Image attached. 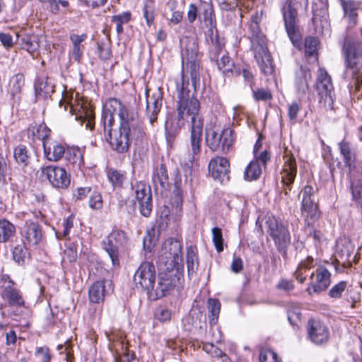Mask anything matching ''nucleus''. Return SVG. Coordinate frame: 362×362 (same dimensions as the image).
<instances>
[{
	"label": "nucleus",
	"instance_id": "473e14b6",
	"mask_svg": "<svg viewBox=\"0 0 362 362\" xmlns=\"http://www.w3.org/2000/svg\"><path fill=\"white\" fill-rule=\"evenodd\" d=\"M24 83L25 78L22 74H16L11 78L8 84V93L13 100L19 99Z\"/></svg>",
	"mask_w": 362,
	"mask_h": 362
},
{
	"label": "nucleus",
	"instance_id": "7ed1b4c3",
	"mask_svg": "<svg viewBox=\"0 0 362 362\" xmlns=\"http://www.w3.org/2000/svg\"><path fill=\"white\" fill-rule=\"evenodd\" d=\"M107 107L113 110L120 119V127H129L133 129V135L137 138H143L144 132L141 123L137 119L136 112L128 105H124L116 98H110L107 101Z\"/></svg>",
	"mask_w": 362,
	"mask_h": 362
},
{
	"label": "nucleus",
	"instance_id": "bf43d9fd",
	"mask_svg": "<svg viewBox=\"0 0 362 362\" xmlns=\"http://www.w3.org/2000/svg\"><path fill=\"white\" fill-rule=\"evenodd\" d=\"M301 313L298 307H291L288 310V320L292 325H297L300 321Z\"/></svg>",
	"mask_w": 362,
	"mask_h": 362
},
{
	"label": "nucleus",
	"instance_id": "b1692460",
	"mask_svg": "<svg viewBox=\"0 0 362 362\" xmlns=\"http://www.w3.org/2000/svg\"><path fill=\"white\" fill-rule=\"evenodd\" d=\"M23 235L28 245L35 246L42 240V228L37 223L31 221H26Z\"/></svg>",
	"mask_w": 362,
	"mask_h": 362
},
{
	"label": "nucleus",
	"instance_id": "72a5a7b5",
	"mask_svg": "<svg viewBox=\"0 0 362 362\" xmlns=\"http://www.w3.org/2000/svg\"><path fill=\"white\" fill-rule=\"evenodd\" d=\"M48 132L46 126L43 124L32 123L28 128V136L33 140H42V144L45 139L49 138Z\"/></svg>",
	"mask_w": 362,
	"mask_h": 362
},
{
	"label": "nucleus",
	"instance_id": "c03bdc74",
	"mask_svg": "<svg viewBox=\"0 0 362 362\" xmlns=\"http://www.w3.org/2000/svg\"><path fill=\"white\" fill-rule=\"evenodd\" d=\"M208 310L210 313L209 322L211 325H215L218 318L221 303L216 299L209 298L208 300Z\"/></svg>",
	"mask_w": 362,
	"mask_h": 362
},
{
	"label": "nucleus",
	"instance_id": "0eeeda50",
	"mask_svg": "<svg viewBox=\"0 0 362 362\" xmlns=\"http://www.w3.org/2000/svg\"><path fill=\"white\" fill-rule=\"evenodd\" d=\"M205 141L211 151H216L221 148L223 151H226L234 143V132L230 127L222 130L216 127L206 129Z\"/></svg>",
	"mask_w": 362,
	"mask_h": 362
},
{
	"label": "nucleus",
	"instance_id": "2eb2a0df",
	"mask_svg": "<svg viewBox=\"0 0 362 362\" xmlns=\"http://www.w3.org/2000/svg\"><path fill=\"white\" fill-rule=\"evenodd\" d=\"M284 165L281 171V183L284 185V192L286 195L291 189L297 174V165L293 154L287 151L283 156Z\"/></svg>",
	"mask_w": 362,
	"mask_h": 362
},
{
	"label": "nucleus",
	"instance_id": "f704fd0d",
	"mask_svg": "<svg viewBox=\"0 0 362 362\" xmlns=\"http://www.w3.org/2000/svg\"><path fill=\"white\" fill-rule=\"evenodd\" d=\"M345 15L349 19V23L354 25L356 23L357 10L360 6V4L354 0H340Z\"/></svg>",
	"mask_w": 362,
	"mask_h": 362
},
{
	"label": "nucleus",
	"instance_id": "09e8293b",
	"mask_svg": "<svg viewBox=\"0 0 362 362\" xmlns=\"http://www.w3.org/2000/svg\"><path fill=\"white\" fill-rule=\"evenodd\" d=\"M107 177L109 181L115 187H121L126 179V175L124 173L115 170L110 169L107 172Z\"/></svg>",
	"mask_w": 362,
	"mask_h": 362
},
{
	"label": "nucleus",
	"instance_id": "dca6fc26",
	"mask_svg": "<svg viewBox=\"0 0 362 362\" xmlns=\"http://www.w3.org/2000/svg\"><path fill=\"white\" fill-rule=\"evenodd\" d=\"M312 281L309 284L306 291L310 296L319 294L327 290L331 284V274L324 267H318L310 275Z\"/></svg>",
	"mask_w": 362,
	"mask_h": 362
},
{
	"label": "nucleus",
	"instance_id": "c85d7f7f",
	"mask_svg": "<svg viewBox=\"0 0 362 362\" xmlns=\"http://www.w3.org/2000/svg\"><path fill=\"white\" fill-rule=\"evenodd\" d=\"M186 263L187 275L189 279L197 276V271L199 267L197 250L195 247H189L187 250Z\"/></svg>",
	"mask_w": 362,
	"mask_h": 362
},
{
	"label": "nucleus",
	"instance_id": "412c9836",
	"mask_svg": "<svg viewBox=\"0 0 362 362\" xmlns=\"http://www.w3.org/2000/svg\"><path fill=\"white\" fill-rule=\"evenodd\" d=\"M307 328L309 339L313 343L322 344L327 341L329 332L322 322L310 319L308 322Z\"/></svg>",
	"mask_w": 362,
	"mask_h": 362
},
{
	"label": "nucleus",
	"instance_id": "6ab92c4d",
	"mask_svg": "<svg viewBox=\"0 0 362 362\" xmlns=\"http://www.w3.org/2000/svg\"><path fill=\"white\" fill-rule=\"evenodd\" d=\"M135 197L137 201L141 214L148 217L152 210V195L151 187L144 182L135 185Z\"/></svg>",
	"mask_w": 362,
	"mask_h": 362
},
{
	"label": "nucleus",
	"instance_id": "20e7f679",
	"mask_svg": "<svg viewBox=\"0 0 362 362\" xmlns=\"http://www.w3.org/2000/svg\"><path fill=\"white\" fill-rule=\"evenodd\" d=\"M200 54L198 51V45L193 38L185 40V48L182 53V62L185 61L186 67L189 70L192 89L197 90L200 86Z\"/></svg>",
	"mask_w": 362,
	"mask_h": 362
},
{
	"label": "nucleus",
	"instance_id": "2f4dec72",
	"mask_svg": "<svg viewBox=\"0 0 362 362\" xmlns=\"http://www.w3.org/2000/svg\"><path fill=\"white\" fill-rule=\"evenodd\" d=\"M200 14L203 16L204 20L208 23L211 29L216 27V18L211 0L208 1L200 0L199 5Z\"/></svg>",
	"mask_w": 362,
	"mask_h": 362
},
{
	"label": "nucleus",
	"instance_id": "8fccbe9b",
	"mask_svg": "<svg viewBox=\"0 0 362 362\" xmlns=\"http://www.w3.org/2000/svg\"><path fill=\"white\" fill-rule=\"evenodd\" d=\"M146 105H151L153 107H157L161 108L162 106V93L159 89L156 90L151 95H150V90H146Z\"/></svg>",
	"mask_w": 362,
	"mask_h": 362
},
{
	"label": "nucleus",
	"instance_id": "f03ea898",
	"mask_svg": "<svg viewBox=\"0 0 362 362\" xmlns=\"http://www.w3.org/2000/svg\"><path fill=\"white\" fill-rule=\"evenodd\" d=\"M249 30L251 49L257 63L264 75H272L274 72V66L266 45L265 37L260 31L259 24L257 22H251Z\"/></svg>",
	"mask_w": 362,
	"mask_h": 362
},
{
	"label": "nucleus",
	"instance_id": "58836bf2",
	"mask_svg": "<svg viewBox=\"0 0 362 362\" xmlns=\"http://www.w3.org/2000/svg\"><path fill=\"white\" fill-rule=\"evenodd\" d=\"M1 296L4 299H6L8 302L9 305H24V300L22 298L21 293L14 287L10 289L9 291L2 292Z\"/></svg>",
	"mask_w": 362,
	"mask_h": 362
},
{
	"label": "nucleus",
	"instance_id": "5fc2aeb1",
	"mask_svg": "<svg viewBox=\"0 0 362 362\" xmlns=\"http://www.w3.org/2000/svg\"><path fill=\"white\" fill-rule=\"evenodd\" d=\"M213 243L218 252L223 250V239L221 229L215 227L212 229Z\"/></svg>",
	"mask_w": 362,
	"mask_h": 362
},
{
	"label": "nucleus",
	"instance_id": "ddd939ff",
	"mask_svg": "<svg viewBox=\"0 0 362 362\" xmlns=\"http://www.w3.org/2000/svg\"><path fill=\"white\" fill-rule=\"evenodd\" d=\"M343 52L345 64L349 69L355 74L362 67V46L356 41L345 40Z\"/></svg>",
	"mask_w": 362,
	"mask_h": 362
},
{
	"label": "nucleus",
	"instance_id": "052dcab7",
	"mask_svg": "<svg viewBox=\"0 0 362 362\" xmlns=\"http://www.w3.org/2000/svg\"><path fill=\"white\" fill-rule=\"evenodd\" d=\"M89 206L93 209H100L103 206V199L100 193L93 192L90 197Z\"/></svg>",
	"mask_w": 362,
	"mask_h": 362
},
{
	"label": "nucleus",
	"instance_id": "6e6552de",
	"mask_svg": "<svg viewBox=\"0 0 362 362\" xmlns=\"http://www.w3.org/2000/svg\"><path fill=\"white\" fill-rule=\"evenodd\" d=\"M315 88L320 106L325 110H332L335 94L331 77L325 69H319Z\"/></svg>",
	"mask_w": 362,
	"mask_h": 362
},
{
	"label": "nucleus",
	"instance_id": "e433bc0d",
	"mask_svg": "<svg viewBox=\"0 0 362 362\" xmlns=\"http://www.w3.org/2000/svg\"><path fill=\"white\" fill-rule=\"evenodd\" d=\"M319 42L316 37H308L305 40L304 47L305 56L310 57L313 62L317 60V46Z\"/></svg>",
	"mask_w": 362,
	"mask_h": 362
},
{
	"label": "nucleus",
	"instance_id": "a878e982",
	"mask_svg": "<svg viewBox=\"0 0 362 362\" xmlns=\"http://www.w3.org/2000/svg\"><path fill=\"white\" fill-rule=\"evenodd\" d=\"M44 38L43 35L25 34L21 38V45L23 49L34 55L37 54L40 44Z\"/></svg>",
	"mask_w": 362,
	"mask_h": 362
},
{
	"label": "nucleus",
	"instance_id": "6e6d98bb",
	"mask_svg": "<svg viewBox=\"0 0 362 362\" xmlns=\"http://www.w3.org/2000/svg\"><path fill=\"white\" fill-rule=\"evenodd\" d=\"M259 362H281L276 353L271 349L262 350Z\"/></svg>",
	"mask_w": 362,
	"mask_h": 362
},
{
	"label": "nucleus",
	"instance_id": "4c0bfd02",
	"mask_svg": "<svg viewBox=\"0 0 362 362\" xmlns=\"http://www.w3.org/2000/svg\"><path fill=\"white\" fill-rule=\"evenodd\" d=\"M262 173L260 163L257 160H252L245 169L244 178L252 181L257 180Z\"/></svg>",
	"mask_w": 362,
	"mask_h": 362
},
{
	"label": "nucleus",
	"instance_id": "393cba45",
	"mask_svg": "<svg viewBox=\"0 0 362 362\" xmlns=\"http://www.w3.org/2000/svg\"><path fill=\"white\" fill-rule=\"evenodd\" d=\"M112 290L110 281H96L89 288V299L93 303H99L104 300L105 296Z\"/></svg>",
	"mask_w": 362,
	"mask_h": 362
},
{
	"label": "nucleus",
	"instance_id": "de8ad7c7",
	"mask_svg": "<svg viewBox=\"0 0 362 362\" xmlns=\"http://www.w3.org/2000/svg\"><path fill=\"white\" fill-rule=\"evenodd\" d=\"M13 156L18 164L24 166L28 164L29 156L26 146L23 145L16 146L13 151Z\"/></svg>",
	"mask_w": 362,
	"mask_h": 362
},
{
	"label": "nucleus",
	"instance_id": "13d9d810",
	"mask_svg": "<svg viewBox=\"0 0 362 362\" xmlns=\"http://www.w3.org/2000/svg\"><path fill=\"white\" fill-rule=\"evenodd\" d=\"M35 356L40 357V362H50L52 358L50 350L47 346L37 347Z\"/></svg>",
	"mask_w": 362,
	"mask_h": 362
},
{
	"label": "nucleus",
	"instance_id": "a211bd4d",
	"mask_svg": "<svg viewBox=\"0 0 362 362\" xmlns=\"http://www.w3.org/2000/svg\"><path fill=\"white\" fill-rule=\"evenodd\" d=\"M41 174L54 187L64 189L70 184V177L62 168L49 165L41 168Z\"/></svg>",
	"mask_w": 362,
	"mask_h": 362
},
{
	"label": "nucleus",
	"instance_id": "c9c22d12",
	"mask_svg": "<svg viewBox=\"0 0 362 362\" xmlns=\"http://www.w3.org/2000/svg\"><path fill=\"white\" fill-rule=\"evenodd\" d=\"M15 234V226L6 219H0V243L8 241Z\"/></svg>",
	"mask_w": 362,
	"mask_h": 362
},
{
	"label": "nucleus",
	"instance_id": "338daca9",
	"mask_svg": "<svg viewBox=\"0 0 362 362\" xmlns=\"http://www.w3.org/2000/svg\"><path fill=\"white\" fill-rule=\"evenodd\" d=\"M78 257L77 248L75 245H71L66 250H64V259H67L69 262H74Z\"/></svg>",
	"mask_w": 362,
	"mask_h": 362
},
{
	"label": "nucleus",
	"instance_id": "49530a36",
	"mask_svg": "<svg viewBox=\"0 0 362 362\" xmlns=\"http://www.w3.org/2000/svg\"><path fill=\"white\" fill-rule=\"evenodd\" d=\"M107 337L109 341H112L110 345L111 349H114L118 355L124 354L127 349L125 348L124 349V344L122 336L119 337L115 333H112L107 334Z\"/></svg>",
	"mask_w": 362,
	"mask_h": 362
},
{
	"label": "nucleus",
	"instance_id": "bb28decb",
	"mask_svg": "<svg viewBox=\"0 0 362 362\" xmlns=\"http://www.w3.org/2000/svg\"><path fill=\"white\" fill-rule=\"evenodd\" d=\"M152 182L156 190H160L162 192L167 189L169 185V178L164 165L160 164L156 167L152 176Z\"/></svg>",
	"mask_w": 362,
	"mask_h": 362
},
{
	"label": "nucleus",
	"instance_id": "cd10ccee",
	"mask_svg": "<svg viewBox=\"0 0 362 362\" xmlns=\"http://www.w3.org/2000/svg\"><path fill=\"white\" fill-rule=\"evenodd\" d=\"M311 79L310 69L300 66L296 74L295 87L298 94L305 95L308 90V81Z\"/></svg>",
	"mask_w": 362,
	"mask_h": 362
},
{
	"label": "nucleus",
	"instance_id": "4468645a",
	"mask_svg": "<svg viewBox=\"0 0 362 362\" xmlns=\"http://www.w3.org/2000/svg\"><path fill=\"white\" fill-rule=\"evenodd\" d=\"M132 133L133 129L129 127H119V129L109 134V143L112 149L120 153H125L128 151L132 140L143 139L134 136Z\"/></svg>",
	"mask_w": 362,
	"mask_h": 362
},
{
	"label": "nucleus",
	"instance_id": "ea45409f",
	"mask_svg": "<svg viewBox=\"0 0 362 362\" xmlns=\"http://www.w3.org/2000/svg\"><path fill=\"white\" fill-rule=\"evenodd\" d=\"M114 115H115V112H113V110H109V107H107L106 103L105 109L103 112L102 120L104 132L108 135L115 131L112 129V127L115 122Z\"/></svg>",
	"mask_w": 362,
	"mask_h": 362
},
{
	"label": "nucleus",
	"instance_id": "4d7b16f0",
	"mask_svg": "<svg viewBox=\"0 0 362 362\" xmlns=\"http://www.w3.org/2000/svg\"><path fill=\"white\" fill-rule=\"evenodd\" d=\"M157 238L155 235L154 230H148L143 240L144 250L150 252L156 245Z\"/></svg>",
	"mask_w": 362,
	"mask_h": 362
},
{
	"label": "nucleus",
	"instance_id": "c756f323",
	"mask_svg": "<svg viewBox=\"0 0 362 362\" xmlns=\"http://www.w3.org/2000/svg\"><path fill=\"white\" fill-rule=\"evenodd\" d=\"M338 145L345 165L351 168L354 165L356 160V154L351 143L343 139Z\"/></svg>",
	"mask_w": 362,
	"mask_h": 362
},
{
	"label": "nucleus",
	"instance_id": "7c9ffc66",
	"mask_svg": "<svg viewBox=\"0 0 362 362\" xmlns=\"http://www.w3.org/2000/svg\"><path fill=\"white\" fill-rule=\"evenodd\" d=\"M35 90L37 95L47 97L54 91V85L51 78L42 76L37 79Z\"/></svg>",
	"mask_w": 362,
	"mask_h": 362
},
{
	"label": "nucleus",
	"instance_id": "5701e85b",
	"mask_svg": "<svg viewBox=\"0 0 362 362\" xmlns=\"http://www.w3.org/2000/svg\"><path fill=\"white\" fill-rule=\"evenodd\" d=\"M45 157L49 161L57 162L65 155V148L51 138L45 139L42 144Z\"/></svg>",
	"mask_w": 362,
	"mask_h": 362
},
{
	"label": "nucleus",
	"instance_id": "69168bd1",
	"mask_svg": "<svg viewBox=\"0 0 362 362\" xmlns=\"http://www.w3.org/2000/svg\"><path fill=\"white\" fill-rule=\"evenodd\" d=\"M253 97L256 100H267L272 98V94L269 90L258 88L253 90Z\"/></svg>",
	"mask_w": 362,
	"mask_h": 362
},
{
	"label": "nucleus",
	"instance_id": "37998d69",
	"mask_svg": "<svg viewBox=\"0 0 362 362\" xmlns=\"http://www.w3.org/2000/svg\"><path fill=\"white\" fill-rule=\"evenodd\" d=\"M224 43L221 42L216 35L215 38L211 37V46L210 49V59L211 61L218 62V59L221 57L223 52V48Z\"/></svg>",
	"mask_w": 362,
	"mask_h": 362
},
{
	"label": "nucleus",
	"instance_id": "f3484780",
	"mask_svg": "<svg viewBox=\"0 0 362 362\" xmlns=\"http://www.w3.org/2000/svg\"><path fill=\"white\" fill-rule=\"evenodd\" d=\"M127 240V236L124 231L114 230L104 240V249L111 259L115 266L119 264L118 257V247L123 245Z\"/></svg>",
	"mask_w": 362,
	"mask_h": 362
},
{
	"label": "nucleus",
	"instance_id": "0e129e2a",
	"mask_svg": "<svg viewBox=\"0 0 362 362\" xmlns=\"http://www.w3.org/2000/svg\"><path fill=\"white\" fill-rule=\"evenodd\" d=\"M155 317L159 321L164 322L170 320L171 312L168 309L160 307L156 310Z\"/></svg>",
	"mask_w": 362,
	"mask_h": 362
},
{
	"label": "nucleus",
	"instance_id": "4be33fe9",
	"mask_svg": "<svg viewBox=\"0 0 362 362\" xmlns=\"http://www.w3.org/2000/svg\"><path fill=\"white\" fill-rule=\"evenodd\" d=\"M229 168V161L223 157L217 156L211 159L209 164V171L211 176L220 182L228 179Z\"/></svg>",
	"mask_w": 362,
	"mask_h": 362
},
{
	"label": "nucleus",
	"instance_id": "603ef678",
	"mask_svg": "<svg viewBox=\"0 0 362 362\" xmlns=\"http://www.w3.org/2000/svg\"><path fill=\"white\" fill-rule=\"evenodd\" d=\"M28 251L23 244L17 245L13 250V257L15 262L18 264L25 262V259L28 257Z\"/></svg>",
	"mask_w": 362,
	"mask_h": 362
},
{
	"label": "nucleus",
	"instance_id": "f8f14e48",
	"mask_svg": "<svg viewBox=\"0 0 362 362\" xmlns=\"http://www.w3.org/2000/svg\"><path fill=\"white\" fill-rule=\"evenodd\" d=\"M316 190L310 185H306L300 192L302 195L301 212L308 226H310L320 217L318 207L315 201Z\"/></svg>",
	"mask_w": 362,
	"mask_h": 362
},
{
	"label": "nucleus",
	"instance_id": "864d4df0",
	"mask_svg": "<svg viewBox=\"0 0 362 362\" xmlns=\"http://www.w3.org/2000/svg\"><path fill=\"white\" fill-rule=\"evenodd\" d=\"M347 287V282L341 281L334 285L329 291V296L334 299H338L342 296V293Z\"/></svg>",
	"mask_w": 362,
	"mask_h": 362
},
{
	"label": "nucleus",
	"instance_id": "774afa93",
	"mask_svg": "<svg viewBox=\"0 0 362 362\" xmlns=\"http://www.w3.org/2000/svg\"><path fill=\"white\" fill-rule=\"evenodd\" d=\"M351 192L353 197L358 202H362V183L361 182H353L351 184Z\"/></svg>",
	"mask_w": 362,
	"mask_h": 362
},
{
	"label": "nucleus",
	"instance_id": "f257e3e1",
	"mask_svg": "<svg viewBox=\"0 0 362 362\" xmlns=\"http://www.w3.org/2000/svg\"><path fill=\"white\" fill-rule=\"evenodd\" d=\"M196 90L192 89L190 83L183 74L176 81L177 112L178 122L176 131L184 126L185 121L189 122V148L190 153L187 155L184 165L191 168L195 156L201 150L204 119L200 113V103L195 96Z\"/></svg>",
	"mask_w": 362,
	"mask_h": 362
},
{
	"label": "nucleus",
	"instance_id": "9b49d317",
	"mask_svg": "<svg viewBox=\"0 0 362 362\" xmlns=\"http://www.w3.org/2000/svg\"><path fill=\"white\" fill-rule=\"evenodd\" d=\"M156 280V269L150 262H143L140 264L134 276L136 288L146 291L149 298L153 297Z\"/></svg>",
	"mask_w": 362,
	"mask_h": 362
},
{
	"label": "nucleus",
	"instance_id": "79ce46f5",
	"mask_svg": "<svg viewBox=\"0 0 362 362\" xmlns=\"http://www.w3.org/2000/svg\"><path fill=\"white\" fill-rule=\"evenodd\" d=\"M66 153V160L78 168L83 165V156L79 148L69 149Z\"/></svg>",
	"mask_w": 362,
	"mask_h": 362
},
{
	"label": "nucleus",
	"instance_id": "423d86ee",
	"mask_svg": "<svg viewBox=\"0 0 362 362\" xmlns=\"http://www.w3.org/2000/svg\"><path fill=\"white\" fill-rule=\"evenodd\" d=\"M60 108L64 107V111L69 108V114L75 115V119L78 120L81 124H85L86 129L93 130L95 126V115L90 103L83 100H74V103H68L65 99L60 100Z\"/></svg>",
	"mask_w": 362,
	"mask_h": 362
},
{
	"label": "nucleus",
	"instance_id": "a19ab883",
	"mask_svg": "<svg viewBox=\"0 0 362 362\" xmlns=\"http://www.w3.org/2000/svg\"><path fill=\"white\" fill-rule=\"evenodd\" d=\"M131 19L132 13L129 11L112 16L111 22L116 25V32L118 35L123 33V25L128 23Z\"/></svg>",
	"mask_w": 362,
	"mask_h": 362
},
{
	"label": "nucleus",
	"instance_id": "1a4fd4ad",
	"mask_svg": "<svg viewBox=\"0 0 362 362\" xmlns=\"http://www.w3.org/2000/svg\"><path fill=\"white\" fill-rule=\"evenodd\" d=\"M265 224L268 228L267 233L273 239L278 250L285 255L291 243L290 233L287 228L274 216H267Z\"/></svg>",
	"mask_w": 362,
	"mask_h": 362
},
{
	"label": "nucleus",
	"instance_id": "e2e57ef3",
	"mask_svg": "<svg viewBox=\"0 0 362 362\" xmlns=\"http://www.w3.org/2000/svg\"><path fill=\"white\" fill-rule=\"evenodd\" d=\"M160 108L147 105L146 107V114L149 122L153 124L157 120V116L160 112Z\"/></svg>",
	"mask_w": 362,
	"mask_h": 362
},
{
	"label": "nucleus",
	"instance_id": "9d476101",
	"mask_svg": "<svg viewBox=\"0 0 362 362\" xmlns=\"http://www.w3.org/2000/svg\"><path fill=\"white\" fill-rule=\"evenodd\" d=\"M159 262L164 267L183 266L182 255V244L180 241L170 238L163 244L159 257Z\"/></svg>",
	"mask_w": 362,
	"mask_h": 362
},
{
	"label": "nucleus",
	"instance_id": "39448f33",
	"mask_svg": "<svg viewBox=\"0 0 362 362\" xmlns=\"http://www.w3.org/2000/svg\"><path fill=\"white\" fill-rule=\"evenodd\" d=\"M172 267H164L159 273L158 281L153 292V299L162 298L168 291L181 284L184 276L183 266Z\"/></svg>",
	"mask_w": 362,
	"mask_h": 362
},
{
	"label": "nucleus",
	"instance_id": "a18cd8bd",
	"mask_svg": "<svg viewBox=\"0 0 362 362\" xmlns=\"http://www.w3.org/2000/svg\"><path fill=\"white\" fill-rule=\"evenodd\" d=\"M219 70L226 76H230L233 74V63L230 58L226 54H222L216 62Z\"/></svg>",
	"mask_w": 362,
	"mask_h": 362
},
{
	"label": "nucleus",
	"instance_id": "680f3d73",
	"mask_svg": "<svg viewBox=\"0 0 362 362\" xmlns=\"http://www.w3.org/2000/svg\"><path fill=\"white\" fill-rule=\"evenodd\" d=\"M13 286L14 282L10 279L8 275L4 274H0V289H1V293L9 291L14 287Z\"/></svg>",
	"mask_w": 362,
	"mask_h": 362
},
{
	"label": "nucleus",
	"instance_id": "3c124183",
	"mask_svg": "<svg viewBox=\"0 0 362 362\" xmlns=\"http://www.w3.org/2000/svg\"><path fill=\"white\" fill-rule=\"evenodd\" d=\"M337 249L338 252L340 254V257L345 259H348L354 251V247L351 243L347 240L338 243L337 245Z\"/></svg>",
	"mask_w": 362,
	"mask_h": 362
},
{
	"label": "nucleus",
	"instance_id": "aec40b11",
	"mask_svg": "<svg viewBox=\"0 0 362 362\" xmlns=\"http://www.w3.org/2000/svg\"><path fill=\"white\" fill-rule=\"evenodd\" d=\"M282 11L288 35L293 44L298 47L300 35L296 28V10L292 8L291 4H286L282 8Z\"/></svg>",
	"mask_w": 362,
	"mask_h": 362
}]
</instances>
